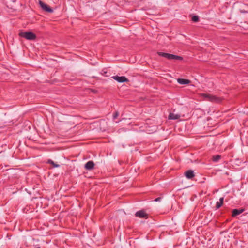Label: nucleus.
I'll return each instance as SVG.
<instances>
[{
	"mask_svg": "<svg viewBox=\"0 0 248 248\" xmlns=\"http://www.w3.org/2000/svg\"><path fill=\"white\" fill-rule=\"evenodd\" d=\"M107 72H104V74H106Z\"/></svg>",
	"mask_w": 248,
	"mask_h": 248,
	"instance_id": "a211bd4d",
	"label": "nucleus"
},
{
	"mask_svg": "<svg viewBox=\"0 0 248 248\" xmlns=\"http://www.w3.org/2000/svg\"><path fill=\"white\" fill-rule=\"evenodd\" d=\"M192 20L195 22H198L199 21V17L197 16H193L192 17Z\"/></svg>",
	"mask_w": 248,
	"mask_h": 248,
	"instance_id": "2eb2a0df",
	"label": "nucleus"
},
{
	"mask_svg": "<svg viewBox=\"0 0 248 248\" xmlns=\"http://www.w3.org/2000/svg\"><path fill=\"white\" fill-rule=\"evenodd\" d=\"M40 248V247H37V248Z\"/></svg>",
	"mask_w": 248,
	"mask_h": 248,
	"instance_id": "6ab92c4d",
	"label": "nucleus"
},
{
	"mask_svg": "<svg viewBox=\"0 0 248 248\" xmlns=\"http://www.w3.org/2000/svg\"><path fill=\"white\" fill-rule=\"evenodd\" d=\"M224 201V198L221 197L219 199V201L217 202L216 204V207L217 209H219L223 204Z\"/></svg>",
	"mask_w": 248,
	"mask_h": 248,
	"instance_id": "9b49d317",
	"label": "nucleus"
},
{
	"mask_svg": "<svg viewBox=\"0 0 248 248\" xmlns=\"http://www.w3.org/2000/svg\"><path fill=\"white\" fill-rule=\"evenodd\" d=\"M244 210L242 209H235L233 210L232 213V217H235L237 215H240L244 211Z\"/></svg>",
	"mask_w": 248,
	"mask_h": 248,
	"instance_id": "9d476101",
	"label": "nucleus"
},
{
	"mask_svg": "<svg viewBox=\"0 0 248 248\" xmlns=\"http://www.w3.org/2000/svg\"><path fill=\"white\" fill-rule=\"evenodd\" d=\"M157 54L159 56L166 58L168 60H177L180 61H182L183 60V57L181 56L170 53L158 52Z\"/></svg>",
	"mask_w": 248,
	"mask_h": 248,
	"instance_id": "f03ea898",
	"label": "nucleus"
},
{
	"mask_svg": "<svg viewBox=\"0 0 248 248\" xmlns=\"http://www.w3.org/2000/svg\"><path fill=\"white\" fill-rule=\"evenodd\" d=\"M39 3L43 10L49 13H52L53 12V10L50 7L42 1H39Z\"/></svg>",
	"mask_w": 248,
	"mask_h": 248,
	"instance_id": "39448f33",
	"label": "nucleus"
},
{
	"mask_svg": "<svg viewBox=\"0 0 248 248\" xmlns=\"http://www.w3.org/2000/svg\"><path fill=\"white\" fill-rule=\"evenodd\" d=\"M221 158L220 155H216L213 156L212 160L214 162H217Z\"/></svg>",
	"mask_w": 248,
	"mask_h": 248,
	"instance_id": "ddd939ff",
	"label": "nucleus"
},
{
	"mask_svg": "<svg viewBox=\"0 0 248 248\" xmlns=\"http://www.w3.org/2000/svg\"><path fill=\"white\" fill-rule=\"evenodd\" d=\"M135 216L140 218L147 219L149 217V215L144 210H141L136 212Z\"/></svg>",
	"mask_w": 248,
	"mask_h": 248,
	"instance_id": "20e7f679",
	"label": "nucleus"
},
{
	"mask_svg": "<svg viewBox=\"0 0 248 248\" xmlns=\"http://www.w3.org/2000/svg\"><path fill=\"white\" fill-rule=\"evenodd\" d=\"M119 114L118 111L115 112V113L113 114V119L114 120H115V119H116L117 118V117L119 116Z\"/></svg>",
	"mask_w": 248,
	"mask_h": 248,
	"instance_id": "dca6fc26",
	"label": "nucleus"
},
{
	"mask_svg": "<svg viewBox=\"0 0 248 248\" xmlns=\"http://www.w3.org/2000/svg\"><path fill=\"white\" fill-rule=\"evenodd\" d=\"M177 81L178 82L181 84H187L190 82L189 80L182 78H179Z\"/></svg>",
	"mask_w": 248,
	"mask_h": 248,
	"instance_id": "f8f14e48",
	"label": "nucleus"
},
{
	"mask_svg": "<svg viewBox=\"0 0 248 248\" xmlns=\"http://www.w3.org/2000/svg\"><path fill=\"white\" fill-rule=\"evenodd\" d=\"M161 200V198L160 197H158V198H156L155 201V202H158V201H159L160 200Z\"/></svg>",
	"mask_w": 248,
	"mask_h": 248,
	"instance_id": "f3484780",
	"label": "nucleus"
},
{
	"mask_svg": "<svg viewBox=\"0 0 248 248\" xmlns=\"http://www.w3.org/2000/svg\"><path fill=\"white\" fill-rule=\"evenodd\" d=\"M112 78L119 83L127 82L129 81V80L125 76L119 77L118 76H114Z\"/></svg>",
	"mask_w": 248,
	"mask_h": 248,
	"instance_id": "423d86ee",
	"label": "nucleus"
},
{
	"mask_svg": "<svg viewBox=\"0 0 248 248\" xmlns=\"http://www.w3.org/2000/svg\"><path fill=\"white\" fill-rule=\"evenodd\" d=\"M185 175L188 179H192L195 176L194 171L191 170H189L186 171L185 172Z\"/></svg>",
	"mask_w": 248,
	"mask_h": 248,
	"instance_id": "6e6552de",
	"label": "nucleus"
},
{
	"mask_svg": "<svg viewBox=\"0 0 248 248\" xmlns=\"http://www.w3.org/2000/svg\"><path fill=\"white\" fill-rule=\"evenodd\" d=\"M201 96L205 100L215 103H219L221 101V99L216 96L207 93H202Z\"/></svg>",
	"mask_w": 248,
	"mask_h": 248,
	"instance_id": "f257e3e1",
	"label": "nucleus"
},
{
	"mask_svg": "<svg viewBox=\"0 0 248 248\" xmlns=\"http://www.w3.org/2000/svg\"><path fill=\"white\" fill-rule=\"evenodd\" d=\"M19 35L29 40H33L36 38V35L32 32H20Z\"/></svg>",
	"mask_w": 248,
	"mask_h": 248,
	"instance_id": "7ed1b4c3",
	"label": "nucleus"
},
{
	"mask_svg": "<svg viewBox=\"0 0 248 248\" xmlns=\"http://www.w3.org/2000/svg\"><path fill=\"white\" fill-rule=\"evenodd\" d=\"M180 117V115L179 114L170 113L169 115L168 119L170 120H177L179 119Z\"/></svg>",
	"mask_w": 248,
	"mask_h": 248,
	"instance_id": "1a4fd4ad",
	"label": "nucleus"
},
{
	"mask_svg": "<svg viewBox=\"0 0 248 248\" xmlns=\"http://www.w3.org/2000/svg\"><path fill=\"white\" fill-rule=\"evenodd\" d=\"M94 163L93 161L87 162L85 165V168L87 170H92L94 168Z\"/></svg>",
	"mask_w": 248,
	"mask_h": 248,
	"instance_id": "0eeeda50",
	"label": "nucleus"
},
{
	"mask_svg": "<svg viewBox=\"0 0 248 248\" xmlns=\"http://www.w3.org/2000/svg\"><path fill=\"white\" fill-rule=\"evenodd\" d=\"M47 163L48 164H51L53 166V167H59V165L58 164H56L54 161H53L51 159H49L48 161H47Z\"/></svg>",
	"mask_w": 248,
	"mask_h": 248,
	"instance_id": "4468645a",
	"label": "nucleus"
}]
</instances>
